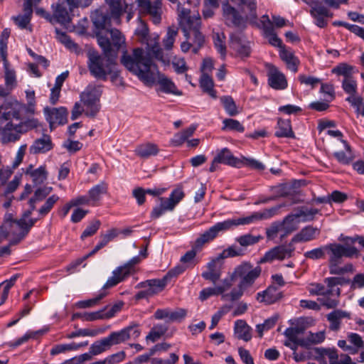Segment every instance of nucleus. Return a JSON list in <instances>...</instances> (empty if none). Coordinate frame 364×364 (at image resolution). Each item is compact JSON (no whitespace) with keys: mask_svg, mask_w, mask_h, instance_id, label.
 Instances as JSON below:
<instances>
[{"mask_svg":"<svg viewBox=\"0 0 364 364\" xmlns=\"http://www.w3.org/2000/svg\"><path fill=\"white\" fill-rule=\"evenodd\" d=\"M164 62V52L160 45L156 41L154 45L148 44V50L144 52L142 48H134L132 53L127 52L121 58L122 65L132 73L143 82L146 85L151 86L156 83L158 91L166 94L181 95L173 82L159 71L153 59Z\"/></svg>","mask_w":364,"mask_h":364,"instance_id":"obj_1","label":"nucleus"},{"mask_svg":"<svg viewBox=\"0 0 364 364\" xmlns=\"http://www.w3.org/2000/svg\"><path fill=\"white\" fill-rule=\"evenodd\" d=\"M262 268L260 266H254L250 262H242L237 265L228 277L225 278L230 283V289L235 281L238 280L237 287H235L225 296L229 297L232 301L239 300L247 289L252 287L256 280L260 277Z\"/></svg>","mask_w":364,"mask_h":364,"instance_id":"obj_2","label":"nucleus"},{"mask_svg":"<svg viewBox=\"0 0 364 364\" xmlns=\"http://www.w3.org/2000/svg\"><path fill=\"white\" fill-rule=\"evenodd\" d=\"M325 253L328 255V268L331 274H343L353 271V266L347 263L341 266L343 257H353L358 255V250L353 246H344L339 243L325 245Z\"/></svg>","mask_w":364,"mask_h":364,"instance_id":"obj_3","label":"nucleus"},{"mask_svg":"<svg viewBox=\"0 0 364 364\" xmlns=\"http://www.w3.org/2000/svg\"><path fill=\"white\" fill-rule=\"evenodd\" d=\"M116 52L114 55H102L95 50L87 53V68L90 75L97 80H107L109 75L112 80L117 79L119 73L114 69Z\"/></svg>","mask_w":364,"mask_h":364,"instance_id":"obj_4","label":"nucleus"},{"mask_svg":"<svg viewBox=\"0 0 364 364\" xmlns=\"http://www.w3.org/2000/svg\"><path fill=\"white\" fill-rule=\"evenodd\" d=\"M284 205H279L270 208L264 209L261 212H255L250 215L239 218L229 219L223 222H220L214 225L213 227L215 233L218 235L220 231L228 230L238 225H248L254 223L259 220H267L276 215L279 209Z\"/></svg>","mask_w":364,"mask_h":364,"instance_id":"obj_5","label":"nucleus"},{"mask_svg":"<svg viewBox=\"0 0 364 364\" xmlns=\"http://www.w3.org/2000/svg\"><path fill=\"white\" fill-rule=\"evenodd\" d=\"M341 279L329 277L325 279L326 286L320 283H311L307 286V290L312 296H323V305L328 308H334L338 304L336 297L340 295V289L337 287L341 284Z\"/></svg>","mask_w":364,"mask_h":364,"instance_id":"obj_6","label":"nucleus"},{"mask_svg":"<svg viewBox=\"0 0 364 364\" xmlns=\"http://www.w3.org/2000/svg\"><path fill=\"white\" fill-rule=\"evenodd\" d=\"M101 94V86L95 85H89L80 94V101L85 107V115L94 117L99 112Z\"/></svg>","mask_w":364,"mask_h":364,"instance_id":"obj_7","label":"nucleus"},{"mask_svg":"<svg viewBox=\"0 0 364 364\" xmlns=\"http://www.w3.org/2000/svg\"><path fill=\"white\" fill-rule=\"evenodd\" d=\"M32 206L30 205V208L26 211L21 219L17 220H12L6 222L8 225L11 228V232L13 235L17 237V240L12 242V243H18L22 240L28 233L30 229L37 222L38 218H29L32 212Z\"/></svg>","mask_w":364,"mask_h":364,"instance_id":"obj_8","label":"nucleus"},{"mask_svg":"<svg viewBox=\"0 0 364 364\" xmlns=\"http://www.w3.org/2000/svg\"><path fill=\"white\" fill-rule=\"evenodd\" d=\"M184 196L185 194L182 188L178 187L171 192L168 198H159L160 203L153 208L151 218L156 219L164 215L166 211H172Z\"/></svg>","mask_w":364,"mask_h":364,"instance_id":"obj_9","label":"nucleus"},{"mask_svg":"<svg viewBox=\"0 0 364 364\" xmlns=\"http://www.w3.org/2000/svg\"><path fill=\"white\" fill-rule=\"evenodd\" d=\"M302 1L310 6L309 13L314 18L315 24L320 28L326 27L328 24L327 18L333 16L329 9L318 0Z\"/></svg>","mask_w":364,"mask_h":364,"instance_id":"obj_10","label":"nucleus"},{"mask_svg":"<svg viewBox=\"0 0 364 364\" xmlns=\"http://www.w3.org/2000/svg\"><path fill=\"white\" fill-rule=\"evenodd\" d=\"M220 164L234 167H240L242 162L240 159L235 157L228 149L223 148L217 151L216 155L211 162L209 171L210 172L215 171L218 168Z\"/></svg>","mask_w":364,"mask_h":364,"instance_id":"obj_11","label":"nucleus"},{"mask_svg":"<svg viewBox=\"0 0 364 364\" xmlns=\"http://www.w3.org/2000/svg\"><path fill=\"white\" fill-rule=\"evenodd\" d=\"M337 345L343 351L355 355L364 348V341L359 334L351 332L347 334L346 340L338 341Z\"/></svg>","mask_w":364,"mask_h":364,"instance_id":"obj_12","label":"nucleus"},{"mask_svg":"<svg viewBox=\"0 0 364 364\" xmlns=\"http://www.w3.org/2000/svg\"><path fill=\"white\" fill-rule=\"evenodd\" d=\"M139 11L150 16L154 24H159L161 20V4L158 1L151 2L150 0H136Z\"/></svg>","mask_w":364,"mask_h":364,"instance_id":"obj_13","label":"nucleus"},{"mask_svg":"<svg viewBox=\"0 0 364 364\" xmlns=\"http://www.w3.org/2000/svg\"><path fill=\"white\" fill-rule=\"evenodd\" d=\"M200 20H196V23L195 22L192 26L183 29L186 38L191 41L193 46V53L195 54L198 53L205 42L204 36L200 31Z\"/></svg>","mask_w":364,"mask_h":364,"instance_id":"obj_14","label":"nucleus"},{"mask_svg":"<svg viewBox=\"0 0 364 364\" xmlns=\"http://www.w3.org/2000/svg\"><path fill=\"white\" fill-rule=\"evenodd\" d=\"M230 289V283L228 280L223 279L221 282L215 286L214 287H208L203 289L199 295V298L201 301H205L212 296L221 295L222 299L225 301H232L229 297L225 296L228 295L227 291Z\"/></svg>","mask_w":364,"mask_h":364,"instance_id":"obj_15","label":"nucleus"},{"mask_svg":"<svg viewBox=\"0 0 364 364\" xmlns=\"http://www.w3.org/2000/svg\"><path fill=\"white\" fill-rule=\"evenodd\" d=\"M46 115V120L50 124V127L52 129L53 124H65L68 122V110L64 107L58 108H50L46 107L43 109Z\"/></svg>","mask_w":364,"mask_h":364,"instance_id":"obj_16","label":"nucleus"},{"mask_svg":"<svg viewBox=\"0 0 364 364\" xmlns=\"http://www.w3.org/2000/svg\"><path fill=\"white\" fill-rule=\"evenodd\" d=\"M294 248L279 245L274 247L267 252L260 259L259 263L271 262L274 259L283 260L286 257H291Z\"/></svg>","mask_w":364,"mask_h":364,"instance_id":"obj_17","label":"nucleus"},{"mask_svg":"<svg viewBox=\"0 0 364 364\" xmlns=\"http://www.w3.org/2000/svg\"><path fill=\"white\" fill-rule=\"evenodd\" d=\"M187 314L184 309L171 311L170 309H159L154 313V318L158 320H166V322H176L183 320Z\"/></svg>","mask_w":364,"mask_h":364,"instance_id":"obj_18","label":"nucleus"},{"mask_svg":"<svg viewBox=\"0 0 364 364\" xmlns=\"http://www.w3.org/2000/svg\"><path fill=\"white\" fill-rule=\"evenodd\" d=\"M173 274L169 272L162 279H149L139 284L141 288L147 289L151 296L161 291Z\"/></svg>","mask_w":364,"mask_h":364,"instance_id":"obj_19","label":"nucleus"},{"mask_svg":"<svg viewBox=\"0 0 364 364\" xmlns=\"http://www.w3.org/2000/svg\"><path fill=\"white\" fill-rule=\"evenodd\" d=\"M282 297V291L274 286H269L266 290L257 294L256 299L259 303L273 304Z\"/></svg>","mask_w":364,"mask_h":364,"instance_id":"obj_20","label":"nucleus"},{"mask_svg":"<svg viewBox=\"0 0 364 364\" xmlns=\"http://www.w3.org/2000/svg\"><path fill=\"white\" fill-rule=\"evenodd\" d=\"M221 259L219 257L211 259L206 265L207 270L202 273V277L213 283H215L221 277V265L219 264Z\"/></svg>","mask_w":364,"mask_h":364,"instance_id":"obj_21","label":"nucleus"},{"mask_svg":"<svg viewBox=\"0 0 364 364\" xmlns=\"http://www.w3.org/2000/svg\"><path fill=\"white\" fill-rule=\"evenodd\" d=\"M196 257V251L194 249L188 251L180 259L181 264L176 267L171 272L174 275H178L185 272L186 269L193 268L198 263Z\"/></svg>","mask_w":364,"mask_h":364,"instance_id":"obj_22","label":"nucleus"},{"mask_svg":"<svg viewBox=\"0 0 364 364\" xmlns=\"http://www.w3.org/2000/svg\"><path fill=\"white\" fill-rule=\"evenodd\" d=\"M132 272L129 270V267L124 266L118 267L112 272V276L109 277L103 286V289L116 286L119 282L124 280Z\"/></svg>","mask_w":364,"mask_h":364,"instance_id":"obj_23","label":"nucleus"},{"mask_svg":"<svg viewBox=\"0 0 364 364\" xmlns=\"http://www.w3.org/2000/svg\"><path fill=\"white\" fill-rule=\"evenodd\" d=\"M53 149V143L49 135H43L42 137L36 139L30 146L31 154H44Z\"/></svg>","mask_w":364,"mask_h":364,"instance_id":"obj_24","label":"nucleus"},{"mask_svg":"<svg viewBox=\"0 0 364 364\" xmlns=\"http://www.w3.org/2000/svg\"><path fill=\"white\" fill-rule=\"evenodd\" d=\"M320 229L308 225L301 230L292 239L294 242H309L316 239L320 235Z\"/></svg>","mask_w":364,"mask_h":364,"instance_id":"obj_25","label":"nucleus"},{"mask_svg":"<svg viewBox=\"0 0 364 364\" xmlns=\"http://www.w3.org/2000/svg\"><path fill=\"white\" fill-rule=\"evenodd\" d=\"M223 16L228 26H239L241 23V17L238 12L228 3L223 4Z\"/></svg>","mask_w":364,"mask_h":364,"instance_id":"obj_26","label":"nucleus"},{"mask_svg":"<svg viewBox=\"0 0 364 364\" xmlns=\"http://www.w3.org/2000/svg\"><path fill=\"white\" fill-rule=\"evenodd\" d=\"M53 14L52 16L53 22H58L62 25H66L70 21V16L67 10L64 2H58L54 6L53 5Z\"/></svg>","mask_w":364,"mask_h":364,"instance_id":"obj_27","label":"nucleus"},{"mask_svg":"<svg viewBox=\"0 0 364 364\" xmlns=\"http://www.w3.org/2000/svg\"><path fill=\"white\" fill-rule=\"evenodd\" d=\"M18 129L19 127L17 126L16 123L13 121L8 122L2 130V141L6 143L17 141L20 137V134H21V132Z\"/></svg>","mask_w":364,"mask_h":364,"instance_id":"obj_28","label":"nucleus"},{"mask_svg":"<svg viewBox=\"0 0 364 364\" xmlns=\"http://www.w3.org/2000/svg\"><path fill=\"white\" fill-rule=\"evenodd\" d=\"M108 4L111 17L115 21L117 24H120L121 16L128 4L125 0H109Z\"/></svg>","mask_w":364,"mask_h":364,"instance_id":"obj_29","label":"nucleus"},{"mask_svg":"<svg viewBox=\"0 0 364 364\" xmlns=\"http://www.w3.org/2000/svg\"><path fill=\"white\" fill-rule=\"evenodd\" d=\"M268 81L269 85L275 90H284L287 86L285 76L276 68L271 69Z\"/></svg>","mask_w":364,"mask_h":364,"instance_id":"obj_30","label":"nucleus"},{"mask_svg":"<svg viewBox=\"0 0 364 364\" xmlns=\"http://www.w3.org/2000/svg\"><path fill=\"white\" fill-rule=\"evenodd\" d=\"M252 328L244 320H237L235 323L234 332L238 339L249 341L252 338Z\"/></svg>","mask_w":364,"mask_h":364,"instance_id":"obj_31","label":"nucleus"},{"mask_svg":"<svg viewBox=\"0 0 364 364\" xmlns=\"http://www.w3.org/2000/svg\"><path fill=\"white\" fill-rule=\"evenodd\" d=\"M107 192V185L105 182H101L88 191L89 200L92 202V206H96L99 204L102 196Z\"/></svg>","mask_w":364,"mask_h":364,"instance_id":"obj_32","label":"nucleus"},{"mask_svg":"<svg viewBox=\"0 0 364 364\" xmlns=\"http://www.w3.org/2000/svg\"><path fill=\"white\" fill-rule=\"evenodd\" d=\"M26 173L31 176L32 181L36 185L42 184L48 178V171H46L45 166H41L36 169H33V166H30L27 168Z\"/></svg>","mask_w":364,"mask_h":364,"instance_id":"obj_33","label":"nucleus"},{"mask_svg":"<svg viewBox=\"0 0 364 364\" xmlns=\"http://www.w3.org/2000/svg\"><path fill=\"white\" fill-rule=\"evenodd\" d=\"M159 149L158 146L153 143H144L139 145L136 149V154L144 159H147L158 154Z\"/></svg>","mask_w":364,"mask_h":364,"instance_id":"obj_34","label":"nucleus"},{"mask_svg":"<svg viewBox=\"0 0 364 364\" xmlns=\"http://www.w3.org/2000/svg\"><path fill=\"white\" fill-rule=\"evenodd\" d=\"M178 15L179 19V24L182 28H190L193 24L196 22V20H200L199 17L196 16H191L190 15V10L178 6Z\"/></svg>","mask_w":364,"mask_h":364,"instance_id":"obj_35","label":"nucleus"},{"mask_svg":"<svg viewBox=\"0 0 364 364\" xmlns=\"http://www.w3.org/2000/svg\"><path fill=\"white\" fill-rule=\"evenodd\" d=\"M139 24L138 27L135 30V34L141 38V41H146V50L142 49L144 52H146L148 50V44L151 43L152 45L154 44V43L156 41L157 43L159 45V36H156L153 39H148L149 36V28L147 27V25L144 21H143L140 18H138Z\"/></svg>","mask_w":364,"mask_h":364,"instance_id":"obj_36","label":"nucleus"},{"mask_svg":"<svg viewBox=\"0 0 364 364\" xmlns=\"http://www.w3.org/2000/svg\"><path fill=\"white\" fill-rule=\"evenodd\" d=\"M300 220L294 218V214L287 215L281 223L283 233L281 235V239H283L287 235L297 230Z\"/></svg>","mask_w":364,"mask_h":364,"instance_id":"obj_37","label":"nucleus"},{"mask_svg":"<svg viewBox=\"0 0 364 364\" xmlns=\"http://www.w3.org/2000/svg\"><path fill=\"white\" fill-rule=\"evenodd\" d=\"M277 129L275 136L277 137H294L290 120L279 119L277 122Z\"/></svg>","mask_w":364,"mask_h":364,"instance_id":"obj_38","label":"nucleus"},{"mask_svg":"<svg viewBox=\"0 0 364 364\" xmlns=\"http://www.w3.org/2000/svg\"><path fill=\"white\" fill-rule=\"evenodd\" d=\"M326 336L323 331L316 333L309 332L306 336L302 338L301 346L309 347L311 345H316L322 343L325 340Z\"/></svg>","mask_w":364,"mask_h":364,"instance_id":"obj_39","label":"nucleus"},{"mask_svg":"<svg viewBox=\"0 0 364 364\" xmlns=\"http://www.w3.org/2000/svg\"><path fill=\"white\" fill-rule=\"evenodd\" d=\"M88 342L85 341L80 343H71L68 344H59L53 346L50 350V355H55L67 351L77 350L80 348L87 346Z\"/></svg>","mask_w":364,"mask_h":364,"instance_id":"obj_40","label":"nucleus"},{"mask_svg":"<svg viewBox=\"0 0 364 364\" xmlns=\"http://www.w3.org/2000/svg\"><path fill=\"white\" fill-rule=\"evenodd\" d=\"M92 20L95 26L98 29H105L111 25V16L97 10L92 15Z\"/></svg>","mask_w":364,"mask_h":364,"instance_id":"obj_41","label":"nucleus"},{"mask_svg":"<svg viewBox=\"0 0 364 364\" xmlns=\"http://www.w3.org/2000/svg\"><path fill=\"white\" fill-rule=\"evenodd\" d=\"M320 210L317 208H308L302 207L296 213H294V218L300 220V222H308L314 220L315 215L318 214Z\"/></svg>","mask_w":364,"mask_h":364,"instance_id":"obj_42","label":"nucleus"},{"mask_svg":"<svg viewBox=\"0 0 364 364\" xmlns=\"http://www.w3.org/2000/svg\"><path fill=\"white\" fill-rule=\"evenodd\" d=\"M331 72L336 75L343 76V79H346L353 77V75L357 73V70L354 66L342 63L335 66Z\"/></svg>","mask_w":364,"mask_h":364,"instance_id":"obj_43","label":"nucleus"},{"mask_svg":"<svg viewBox=\"0 0 364 364\" xmlns=\"http://www.w3.org/2000/svg\"><path fill=\"white\" fill-rule=\"evenodd\" d=\"M200 85L203 92L208 93L211 97L216 98V92L213 89V81L208 74H202L200 80Z\"/></svg>","mask_w":364,"mask_h":364,"instance_id":"obj_44","label":"nucleus"},{"mask_svg":"<svg viewBox=\"0 0 364 364\" xmlns=\"http://www.w3.org/2000/svg\"><path fill=\"white\" fill-rule=\"evenodd\" d=\"M106 295L107 293L105 292V289H102V291L95 298L77 301L75 306L78 309L94 307L97 306L100 303V300H102Z\"/></svg>","mask_w":364,"mask_h":364,"instance_id":"obj_45","label":"nucleus"},{"mask_svg":"<svg viewBox=\"0 0 364 364\" xmlns=\"http://www.w3.org/2000/svg\"><path fill=\"white\" fill-rule=\"evenodd\" d=\"M216 236L217 234L213 227L210 228L196 240L194 248H200L204 244L213 240Z\"/></svg>","mask_w":364,"mask_h":364,"instance_id":"obj_46","label":"nucleus"},{"mask_svg":"<svg viewBox=\"0 0 364 364\" xmlns=\"http://www.w3.org/2000/svg\"><path fill=\"white\" fill-rule=\"evenodd\" d=\"M220 102L230 116H235L239 113L237 107L232 97L223 96L220 97Z\"/></svg>","mask_w":364,"mask_h":364,"instance_id":"obj_47","label":"nucleus"},{"mask_svg":"<svg viewBox=\"0 0 364 364\" xmlns=\"http://www.w3.org/2000/svg\"><path fill=\"white\" fill-rule=\"evenodd\" d=\"M177 36L178 29L168 27L166 34L162 41L163 46L166 50H169L173 48Z\"/></svg>","mask_w":364,"mask_h":364,"instance_id":"obj_48","label":"nucleus"},{"mask_svg":"<svg viewBox=\"0 0 364 364\" xmlns=\"http://www.w3.org/2000/svg\"><path fill=\"white\" fill-rule=\"evenodd\" d=\"M109 32L111 36L112 39V46L114 49V52H116V57L117 56V53L121 46L124 43V38L122 36V33L116 28H112L109 30Z\"/></svg>","mask_w":364,"mask_h":364,"instance_id":"obj_49","label":"nucleus"},{"mask_svg":"<svg viewBox=\"0 0 364 364\" xmlns=\"http://www.w3.org/2000/svg\"><path fill=\"white\" fill-rule=\"evenodd\" d=\"M346 314L340 311H335L328 314L327 318L330 322L329 328L332 331H337L340 328V320L345 317Z\"/></svg>","mask_w":364,"mask_h":364,"instance_id":"obj_50","label":"nucleus"},{"mask_svg":"<svg viewBox=\"0 0 364 364\" xmlns=\"http://www.w3.org/2000/svg\"><path fill=\"white\" fill-rule=\"evenodd\" d=\"M168 330V328L163 324H157L155 325L149 333L146 336V341H151L152 342H155L158 339H159Z\"/></svg>","mask_w":364,"mask_h":364,"instance_id":"obj_51","label":"nucleus"},{"mask_svg":"<svg viewBox=\"0 0 364 364\" xmlns=\"http://www.w3.org/2000/svg\"><path fill=\"white\" fill-rule=\"evenodd\" d=\"M342 88L346 93L349 95L348 97L357 96L358 85L353 77L343 79L342 81Z\"/></svg>","mask_w":364,"mask_h":364,"instance_id":"obj_52","label":"nucleus"},{"mask_svg":"<svg viewBox=\"0 0 364 364\" xmlns=\"http://www.w3.org/2000/svg\"><path fill=\"white\" fill-rule=\"evenodd\" d=\"M129 328H122L119 331L112 332L109 336L112 340L113 345H117L124 343L129 339Z\"/></svg>","mask_w":364,"mask_h":364,"instance_id":"obj_53","label":"nucleus"},{"mask_svg":"<svg viewBox=\"0 0 364 364\" xmlns=\"http://www.w3.org/2000/svg\"><path fill=\"white\" fill-rule=\"evenodd\" d=\"M223 130L236 131L240 133L245 131L244 126L239 121L234 119H225L223 121Z\"/></svg>","mask_w":364,"mask_h":364,"instance_id":"obj_54","label":"nucleus"},{"mask_svg":"<svg viewBox=\"0 0 364 364\" xmlns=\"http://www.w3.org/2000/svg\"><path fill=\"white\" fill-rule=\"evenodd\" d=\"M56 38L66 48L71 50H76L77 46L75 44L65 33L60 31L58 29L55 30Z\"/></svg>","mask_w":364,"mask_h":364,"instance_id":"obj_55","label":"nucleus"},{"mask_svg":"<svg viewBox=\"0 0 364 364\" xmlns=\"http://www.w3.org/2000/svg\"><path fill=\"white\" fill-rule=\"evenodd\" d=\"M59 200L57 195H52L44 203V204L38 210V214L41 217L46 215L53 208L55 203Z\"/></svg>","mask_w":364,"mask_h":364,"instance_id":"obj_56","label":"nucleus"},{"mask_svg":"<svg viewBox=\"0 0 364 364\" xmlns=\"http://www.w3.org/2000/svg\"><path fill=\"white\" fill-rule=\"evenodd\" d=\"M262 239L261 235L254 236L250 234L242 235L236 239L237 242L242 247H247L257 243Z\"/></svg>","mask_w":364,"mask_h":364,"instance_id":"obj_57","label":"nucleus"},{"mask_svg":"<svg viewBox=\"0 0 364 364\" xmlns=\"http://www.w3.org/2000/svg\"><path fill=\"white\" fill-rule=\"evenodd\" d=\"M97 42L102 49L105 55H114V49L112 48V43L107 38L97 35Z\"/></svg>","mask_w":364,"mask_h":364,"instance_id":"obj_58","label":"nucleus"},{"mask_svg":"<svg viewBox=\"0 0 364 364\" xmlns=\"http://www.w3.org/2000/svg\"><path fill=\"white\" fill-rule=\"evenodd\" d=\"M277 321V317H271L264 321L263 323L257 324L256 326V331L260 338L262 337L263 333L272 328Z\"/></svg>","mask_w":364,"mask_h":364,"instance_id":"obj_59","label":"nucleus"},{"mask_svg":"<svg viewBox=\"0 0 364 364\" xmlns=\"http://www.w3.org/2000/svg\"><path fill=\"white\" fill-rule=\"evenodd\" d=\"M225 37L223 33H216L213 35L214 45L223 58L226 55V47L224 43Z\"/></svg>","mask_w":364,"mask_h":364,"instance_id":"obj_60","label":"nucleus"},{"mask_svg":"<svg viewBox=\"0 0 364 364\" xmlns=\"http://www.w3.org/2000/svg\"><path fill=\"white\" fill-rule=\"evenodd\" d=\"M342 142L344 144V147L347 151H348L349 155H347L343 151H337L334 153V156L338 160V162L343 164H348L351 161L352 158L350 156V147L347 144L346 141L342 140Z\"/></svg>","mask_w":364,"mask_h":364,"instance_id":"obj_61","label":"nucleus"},{"mask_svg":"<svg viewBox=\"0 0 364 364\" xmlns=\"http://www.w3.org/2000/svg\"><path fill=\"white\" fill-rule=\"evenodd\" d=\"M346 101L356 109L358 114L364 117V102L362 97L358 95L348 97Z\"/></svg>","mask_w":364,"mask_h":364,"instance_id":"obj_62","label":"nucleus"},{"mask_svg":"<svg viewBox=\"0 0 364 364\" xmlns=\"http://www.w3.org/2000/svg\"><path fill=\"white\" fill-rule=\"evenodd\" d=\"M325 245L307 251L304 253L306 258L312 260L323 259L325 257Z\"/></svg>","mask_w":364,"mask_h":364,"instance_id":"obj_63","label":"nucleus"},{"mask_svg":"<svg viewBox=\"0 0 364 364\" xmlns=\"http://www.w3.org/2000/svg\"><path fill=\"white\" fill-rule=\"evenodd\" d=\"M101 225V223L99 220H95L92 221L90 225L85 229L81 235V239L84 240L87 237H90L95 235L99 230Z\"/></svg>","mask_w":364,"mask_h":364,"instance_id":"obj_64","label":"nucleus"}]
</instances>
